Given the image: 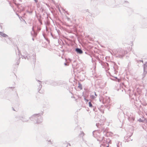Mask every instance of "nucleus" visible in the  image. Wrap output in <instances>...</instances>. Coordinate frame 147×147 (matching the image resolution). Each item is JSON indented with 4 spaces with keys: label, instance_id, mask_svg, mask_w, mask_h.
Listing matches in <instances>:
<instances>
[{
    "label": "nucleus",
    "instance_id": "nucleus-1",
    "mask_svg": "<svg viewBox=\"0 0 147 147\" xmlns=\"http://www.w3.org/2000/svg\"><path fill=\"white\" fill-rule=\"evenodd\" d=\"M0 35L4 37H6L8 36L7 35L1 32H0Z\"/></svg>",
    "mask_w": 147,
    "mask_h": 147
},
{
    "label": "nucleus",
    "instance_id": "nucleus-2",
    "mask_svg": "<svg viewBox=\"0 0 147 147\" xmlns=\"http://www.w3.org/2000/svg\"><path fill=\"white\" fill-rule=\"evenodd\" d=\"M76 51L77 52L79 53L80 54H81L82 53V50L78 48L76 49Z\"/></svg>",
    "mask_w": 147,
    "mask_h": 147
},
{
    "label": "nucleus",
    "instance_id": "nucleus-3",
    "mask_svg": "<svg viewBox=\"0 0 147 147\" xmlns=\"http://www.w3.org/2000/svg\"><path fill=\"white\" fill-rule=\"evenodd\" d=\"M78 87L80 89L82 90V85L80 83H78Z\"/></svg>",
    "mask_w": 147,
    "mask_h": 147
},
{
    "label": "nucleus",
    "instance_id": "nucleus-4",
    "mask_svg": "<svg viewBox=\"0 0 147 147\" xmlns=\"http://www.w3.org/2000/svg\"><path fill=\"white\" fill-rule=\"evenodd\" d=\"M88 103L89 107H92V105L91 104V102H89Z\"/></svg>",
    "mask_w": 147,
    "mask_h": 147
},
{
    "label": "nucleus",
    "instance_id": "nucleus-5",
    "mask_svg": "<svg viewBox=\"0 0 147 147\" xmlns=\"http://www.w3.org/2000/svg\"><path fill=\"white\" fill-rule=\"evenodd\" d=\"M91 98L93 99L94 98V96H91Z\"/></svg>",
    "mask_w": 147,
    "mask_h": 147
},
{
    "label": "nucleus",
    "instance_id": "nucleus-6",
    "mask_svg": "<svg viewBox=\"0 0 147 147\" xmlns=\"http://www.w3.org/2000/svg\"><path fill=\"white\" fill-rule=\"evenodd\" d=\"M87 100V101H88V100Z\"/></svg>",
    "mask_w": 147,
    "mask_h": 147
},
{
    "label": "nucleus",
    "instance_id": "nucleus-7",
    "mask_svg": "<svg viewBox=\"0 0 147 147\" xmlns=\"http://www.w3.org/2000/svg\"><path fill=\"white\" fill-rule=\"evenodd\" d=\"M65 65H66V63H65Z\"/></svg>",
    "mask_w": 147,
    "mask_h": 147
},
{
    "label": "nucleus",
    "instance_id": "nucleus-8",
    "mask_svg": "<svg viewBox=\"0 0 147 147\" xmlns=\"http://www.w3.org/2000/svg\"><path fill=\"white\" fill-rule=\"evenodd\" d=\"M107 147H109L108 146H107Z\"/></svg>",
    "mask_w": 147,
    "mask_h": 147
}]
</instances>
